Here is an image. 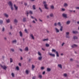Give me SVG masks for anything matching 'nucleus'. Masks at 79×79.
Wrapping results in <instances>:
<instances>
[{"label":"nucleus","instance_id":"1","mask_svg":"<svg viewBox=\"0 0 79 79\" xmlns=\"http://www.w3.org/2000/svg\"><path fill=\"white\" fill-rule=\"evenodd\" d=\"M46 2L45 1H44L43 2V4H44V7L45 8V9H47V10H48V8L47 7V4H46Z\"/></svg>","mask_w":79,"mask_h":79},{"label":"nucleus","instance_id":"2","mask_svg":"<svg viewBox=\"0 0 79 79\" xmlns=\"http://www.w3.org/2000/svg\"><path fill=\"white\" fill-rule=\"evenodd\" d=\"M1 68H3L4 69H6V68H7L6 67V66H2V64H1Z\"/></svg>","mask_w":79,"mask_h":79},{"label":"nucleus","instance_id":"3","mask_svg":"<svg viewBox=\"0 0 79 79\" xmlns=\"http://www.w3.org/2000/svg\"><path fill=\"white\" fill-rule=\"evenodd\" d=\"M69 32H67L66 33V37L67 38H69Z\"/></svg>","mask_w":79,"mask_h":79},{"label":"nucleus","instance_id":"4","mask_svg":"<svg viewBox=\"0 0 79 79\" xmlns=\"http://www.w3.org/2000/svg\"><path fill=\"white\" fill-rule=\"evenodd\" d=\"M49 55L50 56H53V57H55V54H52V53H49Z\"/></svg>","mask_w":79,"mask_h":79},{"label":"nucleus","instance_id":"5","mask_svg":"<svg viewBox=\"0 0 79 79\" xmlns=\"http://www.w3.org/2000/svg\"><path fill=\"white\" fill-rule=\"evenodd\" d=\"M19 34L21 37H23V33H22V32L20 31L19 32Z\"/></svg>","mask_w":79,"mask_h":79},{"label":"nucleus","instance_id":"6","mask_svg":"<svg viewBox=\"0 0 79 79\" xmlns=\"http://www.w3.org/2000/svg\"><path fill=\"white\" fill-rule=\"evenodd\" d=\"M62 15L64 18H67V15H66V14H62Z\"/></svg>","mask_w":79,"mask_h":79},{"label":"nucleus","instance_id":"7","mask_svg":"<svg viewBox=\"0 0 79 79\" xmlns=\"http://www.w3.org/2000/svg\"><path fill=\"white\" fill-rule=\"evenodd\" d=\"M9 5H10L11 6H13V4H12V3L11 2H10L8 3Z\"/></svg>","mask_w":79,"mask_h":79},{"label":"nucleus","instance_id":"8","mask_svg":"<svg viewBox=\"0 0 79 79\" xmlns=\"http://www.w3.org/2000/svg\"><path fill=\"white\" fill-rule=\"evenodd\" d=\"M30 36L31 37V38H32V39H34V37L33 36V35L32 34H31L30 35Z\"/></svg>","mask_w":79,"mask_h":79},{"label":"nucleus","instance_id":"9","mask_svg":"<svg viewBox=\"0 0 79 79\" xmlns=\"http://www.w3.org/2000/svg\"><path fill=\"white\" fill-rule=\"evenodd\" d=\"M55 29L56 31V32H59L60 31V30L57 28H56Z\"/></svg>","mask_w":79,"mask_h":79},{"label":"nucleus","instance_id":"10","mask_svg":"<svg viewBox=\"0 0 79 79\" xmlns=\"http://www.w3.org/2000/svg\"><path fill=\"white\" fill-rule=\"evenodd\" d=\"M4 15L5 17H6V18H8V15L6 13L4 14Z\"/></svg>","mask_w":79,"mask_h":79},{"label":"nucleus","instance_id":"11","mask_svg":"<svg viewBox=\"0 0 79 79\" xmlns=\"http://www.w3.org/2000/svg\"><path fill=\"white\" fill-rule=\"evenodd\" d=\"M73 34H77V33H78V32L76 31H73Z\"/></svg>","mask_w":79,"mask_h":79},{"label":"nucleus","instance_id":"12","mask_svg":"<svg viewBox=\"0 0 79 79\" xmlns=\"http://www.w3.org/2000/svg\"><path fill=\"white\" fill-rule=\"evenodd\" d=\"M14 6L15 10H18V7L16 6L15 4L14 5Z\"/></svg>","mask_w":79,"mask_h":79},{"label":"nucleus","instance_id":"13","mask_svg":"<svg viewBox=\"0 0 79 79\" xmlns=\"http://www.w3.org/2000/svg\"><path fill=\"white\" fill-rule=\"evenodd\" d=\"M56 56H57V57L59 56V54H58V51L56 52Z\"/></svg>","mask_w":79,"mask_h":79},{"label":"nucleus","instance_id":"14","mask_svg":"<svg viewBox=\"0 0 79 79\" xmlns=\"http://www.w3.org/2000/svg\"><path fill=\"white\" fill-rule=\"evenodd\" d=\"M3 20H0V24H3Z\"/></svg>","mask_w":79,"mask_h":79},{"label":"nucleus","instance_id":"15","mask_svg":"<svg viewBox=\"0 0 79 79\" xmlns=\"http://www.w3.org/2000/svg\"><path fill=\"white\" fill-rule=\"evenodd\" d=\"M58 66L59 67H60L61 68V69H62V66L61 64H58Z\"/></svg>","mask_w":79,"mask_h":79},{"label":"nucleus","instance_id":"16","mask_svg":"<svg viewBox=\"0 0 79 79\" xmlns=\"http://www.w3.org/2000/svg\"><path fill=\"white\" fill-rule=\"evenodd\" d=\"M77 45L74 44L73 45H72V48H74V47H77Z\"/></svg>","mask_w":79,"mask_h":79},{"label":"nucleus","instance_id":"17","mask_svg":"<svg viewBox=\"0 0 79 79\" xmlns=\"http://www.w3.org/2000/svg\"><path fill=\"white\" fill-rule=\"evenodd\" d=\"M6 21L7 23H10V20H9V19H8L7 20H6Z\"/></svg>","mask_w":79,"mask_h":79},{"label":"nucleus","instance_id":"18","mask_svg":"<svg viewBox=\"0 0 79 79\" xmlns=\"http://www.w3.org/2000/svg\"><path fill=\"white\" fill-rule=\"evenodd\" d=\"M28 47H26L25 49V50L26 51H28Z\"/></svg>","mask_w":79,"mask_h":79},{"label":"nucleus","instance_id":"19","mask_svg":"<svg viewBox=\"0 0 79 79\" xmlns=\"http://www.w3.org/2000/svg\"><path fill=\"white\" fill-rule=\"evenodd\" d=\"M47 40H48V38L46 39H44L43 40V41H47Z\"/></svg>","mask_w":79,"mask_h":79},{"label":"nucleus","instance_id":"20","mask_svg":"<svg viewBox=\"0 0 79 79\" xmlns=\"http://www.w3.org/2000/svg\"><path fill=\"white\" fill-rule=\"evenodd\" d=\"M42 58V57L40 56V57H39L38 58V59L39 60H41Z\"/></svg>","mask_w":79,"mask_h":79},{"label":"nucleus","instance_id":"21","mask_svg":"<svg viewBox=\"0 0 79 79\" xmlns=\"http://www.w3.org/2000/svg\"><path fill=\"white\" fill-rule=\"evenodd\" d=\"M52 52H54L55 53V52H56V50L55 49H53L52 50Z\"/></svg>","mask_w":79,"mask_h":79},{"label":"nucleus","instance_id":"22","mask_svg":"<svg viewBox=\"0 0 79 79\" xmlns=\"http://www.w3.org/2000/svg\"><path fill=\"white\" fill-rule=\"evenodd\" d=\"M23 22L26 21V18H24L23 20Z\"/></svg>","mask_w":79,"mask_h":79},{"label":"nucleus","instance_id":"23","mask_svg":"<svg viewBox=\"0 0 79 79\" xmlns=\"http://www.w3.org/2000/svg\"><path fill=\"white\" fill-rule=\"evenodd\" d=\"M33 8L34 9V10H35V5H33Z\"/></svg>","mask_w":79,"mask_h":79},{"label":"nucleus","instance_id":"24","mask_svg":"<svg viewBox=\"0 0 79 79\" xmlns=\"http://www.w3.org/2000/svg\"><path fill=\"white\" fill-rule=\"evenodd\" d=\"M35 68V66L34 65H32V69L33 70H34V68Z\"/></svg>","mask_w":79,"mask_h":79},{"label":"nucleus","instance_id":"25","mask_svg":"<svg viewBox=\"0 0 79 79\" xmlns=\"http://www.w3.org/2000/svg\"><path fill=\"white\" fill-rule=\"evenodd\" d=\"M77 39V37L76 36H73V39Z\"/></svg>","mask_w":79,"mask_h":79},{"label":"nucleus","instance_id":"26","mask_svg":"<svg viewBox=\"0 0 79 79\" xmlns=\"http://www.w3.org/2000/svg\"><path fill=\"white\" fill-rule=\"evenodd\" d=\"M47 70L48 71H51V69L50 68H48Z\"/></svg>","mask_w":79,"mask_h":79},{"label":"nucleus","instance_id":"27","mask_svg":"<svg viewBox=\"0 0 79 79\" xmlns=\"http://www.w3.org/2000/svg\"><path fill=\"white\" fill-rule=\"evenodd\" d=\"M60 31H63V27H61L60 28Z\"/></svg>","mask_w":79,"mask_h":79},{"label":"nucleus","instance_id":"28","mask_svg":"<svg viewBox=\"0 0 79 79\" xmlns=\"http://www.w3.org/2000/svg\"><path fill=\"white\" fill-rule=\"evenodd\" d=\"M66 23H67V24H69V23H70V21H68Z\"/></svg>","mask_w":79,"mask_h":79},{"label":"nucleus","instance_id":"29","mask_svg":"<svg viewBox=\"0 0 79 79\" xmlns=\"http://www.w3.org/2000/svg\"><path fill=\"white\" fill-rule=\"evenodd\" d=\"M64 6H68V4L66 3H65Z\"/></svg>","mask_w":79,"mask_h":79},{"label":"nucleus","instance_id":"30","mask_svg":"<svg viewBox=\"0 0 79 79\" xmlns=\"http://www.w3.org/2000/svg\"><path fill=\"white\" fill-rule=\"evenodd\" d=\"M51 8L52 9H54V6H51Z\"/></svg>","mask_w":79,"mask_h":79},{"label":"nucleus","instance_id":"31","mask_svg":"<svg viewBox=\"0 0 79 79\" xmlns=\"http://www.w3.org/2000/svg\"><path fill=\"white\" fill-rule=\"evenodd\" d=\"M26 74H29V71L28 70H26Z\"/></svg>","mask_w":79,"mask_h":79},{"label":"nucleus","instance_id":"32","mask_svg":"<svg viewBox=\"0 0 79 79\" xmlns=\"http://www.w3.org/2000/svg\"><path fill=\"white\" fill-rule=\"evenodd\" d=\"M12 42L13 43H16V40H13V41H12Z\"/></svg>","mask_w":79,"mask_h":79},{"label":"nucleus","instance_id":"33","mask_svg":"<svg viewBox=\"0 0 79 79\" xmlns=\"http://www.w3.org/2000/svg\"><path fill=\"white\" fill-rule=\"evenodd\" d=\"M16 69H17L18 70H19V67H18V66H17L16 67Z\"/></svg>","mask_w":79,"mask_h":79},{"label":"nucleus","instance_id":"34","mask_svg":"<svg viewBox=\"0 0 79 79\" xmlns=\"http://www.w3.org/2000/svg\"><path fill=\"white\" fill-rule=\"evenodd\" d=\"M11 75L13 77H15V74H14V73H12Z\"/></svg>","mask_w":79,"mask_h":79},{"label":"nucleus","instance_id":"35","mask_svg":"<svg viewBox=\"0 0 79 79\" xmlns=\"http://www.w3.org/2000/svg\"><path fill=\"white\" fill-rule=\"evenodd\" d=\"M14 22L15 23H18V20H16V19H15L14 20Z\"/></svg>","mask_w":79,"mask_h":79},{"label":"nucleus","instance_id":"36","mask_svg":"<svg viewBox=\"0 0 79 79\" xmlns=\"http://www.w3.org/2000/svg\"><path fill=\"white\" fill-rule=\"evenodd\" d=\"M46 47H49V44H46Z\"/></svg>","mask_w":79,"mask_h":79},{"label":"nucleus","instance_id":"37","mask_svg":"<svg viewBox=\"0 0 79 79\" xmlns=\"http://www.w3.org/2000/svg\"><path fill=\"white\" fill-rule=\"evenodd\" d=\"M10 63L13 62V59L11 58H10Z\"/></svg>","mask_w":79,"mask_h":79},{"label":"nucleus","instance_id":"38","mask_svg":"<svg viewBox=\"0 0 79 79\" xmlns=\"http://www.w3.org/2000/svg\"><path fill=\"white\" fill-rule=\"evenodd\" d=\"M38 55L40 56H41V55H42L41 53L39 52H38Z\"/></svg>","mask_w":79,"mask_h":79},{"label":"nucleus","instance_id":"39","mask_svg":"<svg viewBox=\"0 0 79 79\" xmlns=\"http://www.w3.org/2000/svg\"><path fill=\"white\" fill-rule=\"evenodd\" d=\"M29 13H30V14H31V15H32V11H29Z\"/></svg>","mask_w":79,"mask_h":79},{"label":"nucleus","instance_id":"40","mask_svg":"<svg viewBox=\"0 0 79 79\" xmlns=\"http://www.w3.org/2000/svg\"><path fill=\"white\" fill-rule=\"evenodd\" d=\"M53 16V15L52 14H51L50 15V16H51V17H52Z\"/></svg>","mask_w":79,"mask_h":79},{"label":"nucleus","instance_id":"41","mask_svg":"<svg viewBox=\"0 0 79 79\" xmlns=\"http://www.w3.org/2000/svg\"><path fill=\"white\" fill-rule=\"evenodd\" d=\"M39 77L40 78H42V76L41 75H39Z\"/></svg>","mask_w":79,"mask_h":79},{"label":"nucleus","instance_id":"42","mask_svg":"<svg viewBox=\"0 0 79 79\" xmlns=\"http://www.w3.org/2000/svg\"><path fill=\"white\" fill-rule=\"evenodd\" d=\"M26 14L27 15V16H28V14H29V12L27 11H26Z\"/></svg>","mask_w":79,"mask_h":79},{"label":"nucleus","instance_id":"43","mask_svg":"<svg viewBox=\"0 0 79 79\" xmlns=\"http://www.w3.org/2000/svg\"><path fill=\"white\" fill-rule=\"evenodd\" d=\"M58 24L59 26H61V23H60V22H59L58 23Z\"/></svg>","mask_w":79,"mask_h":79},{"label":"nucleus","instance_id":"44","mask_svg":"<svg viewBox=\"0 0 79 79\" xmlns=\"http://www.w3.org/2000/svg\"><path fill=\"white\" fill-rule=\"evenodd\" d=\"M64 75L65 76V77H66L67 76V74H66V73H64Z\"/></svg>","mask_w":79,"mask_h":79},{"label":"nucleus","instance_id":"45","mask_svg":"<svg viewBox=\"0 0 79 79\" xmlns=\"http://www.w3.org/2000/svg\"><path fill=\"white\" fill-rule=\"evenodd\" d=\"M11 8L12 10H13V6H11Z\"/></svg>","mask_w":79,"mask_h":79},{"label":"nucleus","instance_id":"46","mask_svg":"<svg viewBox=\"0 0 79 79\" xmlns=\"http://www.w3.org/2000/svg\"><path fill=\"white\" fill-rule=\"evenodd\" d=\"M41 69H44V67H41Z\"/></svg>","mask_w":79,"mask_h":79},{"label":"nucleus","instance_id":"47","mask_svg":"<svg viewBox=\"0 0 79 79\" xmlns=\"http://www.w3.org/2000/svg\"><path fill=\"white\" fill-rule=\"evenodd\" d=\"M25 32H26V33H27V29H25Z\"/></svg>","mask_w":79,"mask_h":79},{"label":"nucleus","instance_id":"48","mask_svg":"<svg viewBox=\"0 0 79 79\" xmlns=\"http://www.w3.org/2000/svg\"><path fill=\"white\" fill-rule=\"evenodd\" d=\"M39 10H40L41 12H42V10L41 9H40V8H39Z\"/></svg>","mask_w":79,"mask_h":79},{"label":"nucleus","instance_id":"49","mask_svg":"<svg viewBox=\"0 0 79 79\" xmlns=\"http://www.w3.org/2000/svg\"><path fill=\"white\" fill-rule=\"evenodd\" d=\"M19 66H21V63H19Z\"/></svg>","mask_w":79,"mask_h":79},{"label":"nucleus","instance_id":"50","mask_svg":"<svg viewBox=\"0 0 79 79\" xmlns=\"http://www.w3.org/2000/svg\"><path fill=\"white\" fill-rule=\"evenodd\" d=\"M11 50L12 51V52L14 51V49H11Z\"/></svg>","mask_w":79,"mask_h":79},{"label":"nucleus","instance_id":"51","mask_svg":"<svg viewBox=\"0 0 79 79\" xmlns=\"http://www.w3.org/2000/svg\"><path fill=\"white\" fill-rule=\"evenodd\" d=\"M65 10V9H64L63 8L62 9V11H64Z\"/></svg>","mask_w":79,"mask_h":79},{"label":"nucleus","instance_id":"52","mask_svg":"<svg viewBox=\"0 0 79 79\" xmlns=\"http://www.w3.org/2000/svg\"><path fill=\"white\" fill-rule=\"evenodd\" d=\"M5 31V28H4V27H3L2 30V31Z\"/></svg>","mask_w":79,"mask_h":79},{"label":"nucleus","instance_id":"53","mask_svg":"<svg viewBox=\"0 0 79 79\" xmlns=\"http://www.w3.org/2000/svg\"><path fill=\"white\" fill-rule=\"evenodd\" d=\"M45 71L43 72V75L45 74Z\"/></svg>","mask_w":79,"mask_h":79},{"label":"nucleus","instance_id":"54","mask_svg":"<svg viewBox=\"0 0 79 79\" xmlns=\"http://www.w3.org/2000/svg\"><path fill=\"white\" fill-rule=\"evenodd\" d=\"M24 5L25 6H26V5H27V3H24Z\"/></svg>","mask_w":79,"mask_h":79},{"label":"nucleus","instance_id":"55","mask_svg":"<svg viewBox=\"0 0 79 79\" xmlns=\"http://www.w3.org/2000/svg\"><path fill=\"white\" fill-rule=\"evenodd\" d=\"M35 79V77H34L32 78V79Z\"/></svg>","mask_w":79,"mask_h":79},{"label":"nucleus","instance_id":"56","mask_svg":"<svg viewBox=\"0 0 79 79\" xmlns=\"http://www.w3.org/2000/svg\"><path fill=\"white\" fill-rule=\"evenodd\" d=\"M76 9H78V10H79V7H76Z\"/></svg>","mask_w":79,"mask_h":79},{"label":"nucleus","instance_id":"57","mask_svg":"<svg viewBox=\"0 0 79 79\" xmlns=\"http://www.w3.org/2000/svg\"><path fill=\"white\" fill-rule=\"evenodd\" d=\"M64 43H62V46H63V45H64Z\"/></svg>","mask_w":79,"mask_h":79},{"label":"nucleus","instance_id":"58","mask_svg":"<svg viewBox=\"0 0 79 79\" xmlns=\"http://www.w3.org/2000/svg\"><path fill=\"white\" fill-rule=\"evenodd\" d=\"M20 50L21 51V52H22L23 51V50L21 49H20Z\"/></svg>","mask_w":79,"mask_h":79},{"label":"nucleus","instance_id":"59","mask_svg":"<svg viewBox=\"0 0 79 79\" xmlns=\"http://www.w3.org/2000/svg\"><path fill=\"white\" fill-rule=\"evenodd\" d=\"M57 25V24L56 23H55V26H56Z\"/></svg>","mask_w":79,"mask_h":79},{"label":"nucleus","instance_id":"60","mask_svg":"<svg viewBox=\"0 0 79 79\" xmlns=\"http://www.w3.org/2000/svg\"><path fill=\"white\" fill-rule=\"evenodd\" d=\"M33 23H35V21L33 20Z\"/></svg>","mask_w":79,"mask_h":79},{"label":"nucleus","instance_id":"61","mask_svg":"<svg viewBox=\"0 0 79 79\" xmlns=\"http://www.w3.org/2000/svg\"><path fill=\"white\" fill-rule=\"evenodd\" d=\"M42 50H44V51H45V49H44L42 48Z\"/></svg>","mask_w":79,"mask_h":79},{"label":"nucleus","instance_id":"62","mask_svg":"<svg viewBox=\"0 0 79 79\" xmlns=\"http://www.w3.org/2000/svg\"><path fill=\"white\" fill-rule=\"evenodd\" d=\"M70 61H73V59H70Z\"/></svg>","mask_w":79,"mask_h":79},{"label":"nucleus","instance_id":"63","mask_svg":"<svg viewBox=\"0 0 79 79\" xmlns=\"http://www.w3.org/2000/svg\"><path fill=\"white\" fill-rule=\"evenodd\" d=\"M34 19H35V20L36 21H37V19H35V18H34Z\"/></svg>","mask_w":79,"mask_h":79},{"label":"nucleus","instance_id":"64","mask_svg":"<svg viewBox=\"0 0 79 79\" xmlns=\"http://www.w3.org/2000/svg\"><path fill=\"white\" fill-rule=\"evenodd\" d=\"M77 24H79V22H77Z\"/></svg>","mask_w":79,"mask_h":79}]
</instances>
